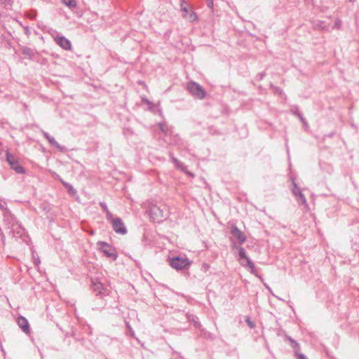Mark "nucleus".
I'll return each instance as SVG.
<instances>
[{
    "label": "nucleus",
    "mask_w": 359,
    "mask_h": 359,
    "mask_svg": "<svg viewBox=\"0 0 359 359\" xmlns=\"http://www.w3.org/2000/svg\"><path fill=\"white\" fill-rule=\"evenodd\" d=\"M233 248L238 250V261L240 264L245 267L250 268L251 273L255 274V264L247 256L245 249L243 247L238 246L236 243L233 244Z\"/></svg>",
    "instance_id": "1"
},
{
    "label": "nucleus",
    "mask_w": 359,
    "mask_h": 359,
    "mask_svg": "<svg viewBox=\"0 0 359 359\" xmlns=\"http://www.w3.org/2000/svg\"><path fill=\"white\" fill-rule=\"evenodd\" d=\"M187 90L194 97L203 100L206 96V92L203 88L195 81H190L187 86Z\"/></svg>",
    "instance_id": "2"
},
{
    "label": "nucleus",
    "mask_w": 359,
    "mask_h": 359,
    "mask_svg": "<svg viewBox=\"0 0 359 359\" xmlns=\"http://www.w3.org/2000/svg\"><path fill=\"white\" fill-rule=\"evenodd\" d=\"M99 250L107 257L113 261L116 260L118 257L115 248L105 241H99L97 243Z\"/></svg>",
    "instance_id": "3"
},
{
    "label": "nucleus",
    "mask_w": 359,
    "mask_h": 359,
    "mask_svg": "<svg viewBox=\"0 0 359 359\" xmlns=\"http://www.w3.org/2000/svg\"><path fill=\"white\" fill-rule=\"evenodd\" d=\"M170 265L172 268L179 271L187 268L191 262L187 258L176 256L170 259Z\"/></svg>",
    "instance_id": "4"
},
{
    "label": "nucleus",
    "mask_w": 359,
    "mask_h": 359,
    "mask_svg": "<svg viewBox=\"0 0 359 359\" xmlns=\"http://www.w3.org/2000/svg\"><path fill=\"white\" fill-rule=\"evenodd\" d=\"M6 159L11 168L18 174L26 173V170L19 163L18 159L9 152L6 154Z\"/></svg>",
    "instance_id": "5"
},
{
    "label": "nucleus",
    "mask_w": 359,
    "mask_h": 359,
    "mask_svg": "<svg viewBox=\"0 0 359 359\" xmlns=\"http://www.w3.org/2000/svg\"><path fill=\"white\" fill-rule=\"evenodd\" d=\"M151 219L154 222L160 223L163 222L166 217L163 215V211L158 206H153L149 209Z\"/></svg>",
    "instance_id": "6"
},
{
    "label": "nucleus",
    "mask_w": 359,
    "mask_h": 359,
    "mask_svg": "<svg viewBox=\"0 0 359 359\" xmlns=\"http://www.w3.org/2000/svg\"><path fill=\"white\" fill-rule=\"evenodd\" d=\"M112 225L113 230L116 233L121 235H124L127 233V229L120 217H115L111 223Z\"/></svg>",
    "instance_id": "7"
},
{
    "label": "nucleus",
    "mask_w": 359,
    "mask_h": 359,
    "mask_svg": "<svg viewBox=\"0 0 359 359\" xmlns=\"http://www.w3.org/2000/svg\"><path fill=\"white\" fill-rule=\"evenodd\" d=\"M230 233L238 240L240 245L245 242L246 236L236 226L233 225L231 226Z\"/></svg>",
    "instance_id": "8"
},
{
    "label": "nucleus",
    "mask_w": 359,
    "mask_h": 359,
    "mask_svg": "<svg viewBox=\"0 0 359 359\" xmlns=\"http://www.w3.org/2000/svg\"><path fill=\"white\" fill-rule=\"evenodd\" d=\"M18 326L22 329V330L26 333L29 334L30 333V327L29 324L26 318L24 316H19L18 318Z\"/></svg>",
    "instance_id": "9"
},
{
    "label": "nucleus",
    "mask_w": 359,
    "mask_h": 359,
    "mask_svg": "<svg viewBox=\"0 0 359 359\" xmlns=\"http://www.w3.org/2000/svg\"><path fill=\"white\" fill-rule=\"evenodd\" d=\"M55 43L62 48L67 50V39L57 35L53 36Z\"/></svg>",
    "instance_id": "10"
},
{
    "label": "nucleus",
    "mask_w": 359,
    "mask_h": 359,
    "mask_svg": "<svg viewBox=\"0 0 359 359\" xmlns=\"http://www.w3.org/2000/svg\"><path fill=\"white\" fill-rule=\"evenodd\" d=\"M43 137H45V138L48 141V142H49L51 145H53V146H54V147H57V148L60 149V150H62L63 149H65V147H61V146H60V144H59L55 141V140L53 137H51V136H50L48 133H46V132H43Z\"/></svg>",
    "instance_id": "11"
},
{
    "label": "nucleus",
    "mask_w": 359,
    "mask_h": 359,
    "mask_svg": "<svg viewBox=\"0 0 359 359\" xmlns=\"http://www.w3.org/2000/svg\"><path fill=\"white\" fill-rule=\"evenodd\" d=\"M169 156L171 158L172 162L175 164V168L184 171V169L186 168V166H184L182 163H181L177 158L174 156L173 153L170 151Z\"/></svg>",
    "instance_id": "12"
},
{
    "label": "nucleus",
    "mask_w": 359,
    "mask_h": 359,
    "mask_svg": "<svg viewBox=\"0 0 359 359\" xmlns=\"http://www.w3.org/2000/svg\"><path fill=\"white\" fill-rule=\"evenodd\" d=\"M187 319L188 321L193 323L195 327H197V328L201 327V323L199 322V319L196 316H195L194 314L187 313Z\"/></svg>",
    "instance_id": "13"
},
{
    "label": "nucleus",
    "mask_w": 359,
    "mask_h": 359,
    "mask_svg": "<svg viewBox=\"0 0 359 359\" xmlns=\"http://www.w3.org/2000/svg\"><path fill=\"white\" fill-rule=\"evenodd\" d=\"M285 339L290 341V346L293 348L294 353L297 354V352H299L300 350L299 343L290 336H286Z\"/></svg>",
    "instance_id": "14"
},
{
    "label": "nucleus",
    "mask_w": 359,
    "mask_h": 359,
    "mask_svg": "<svg viewBox=\"0 0 359 359\" xmlns=\"http://www.w3.org/2000/svg\"><path fill=\"white\" fill-rule=\"evenodd\" d=\"M22 53L29 59L33 58L35 55L34 50L27 46L22 48Z\"/></svg>",
    "instance_id": "15"
},
{
    "label": "nucleus",
    "mask_w": 359,
    "mask_h": 359,
    "mask_svg": "<svg viewBox=\"0 0 359 359\" xmlns=\"http://www.w3.org/2000/svg\"><path fill=\"white\" fill-rule=\"evenodd\" d=\"M159 129L165 133V135L171 134V127L169 126L165 122L159 123L158 124Z\"/></svg>",
    "instance_id": "16"
},
{
    "label": "nucleus",
    "mask_w": 359,
    "mask_h": 359,
    "mask_svg": "<svg viewBox=\"0 0 359 359\" xmlns=\"http://www.w3.org/2000/svg\"><path fill=\"white\" fill-rule=\"evenodd\" d=\"M180 9L183 13V17H187L189 11L185 0H180Z\"/></svg>",
    "instance_id": "17"
},
{
    "label": "nucleus",
    "mask_w": 359,
    "mask_h": 359,
    "mask_svg": "<svg viewBox=\"0 0 359 359\" xmlns=\"http://www.w3.org/2000/svg\"><path fill=\"white\" fill-rule=\"evenodd\" d=\"M0 209L5 210L4 215H11V212L10 210L7 208V203L6 201H3L0 200Z\"/></svg>",
    "instance_id": "18"
},
{
    "label": "nucleus",
    "mask_w": 359,
    "mask_h": 359,
    "mask_svg": "<svg viewBox=\"0 0 359 359\" xmlns=\"http://www.w3.org/2000/svg\"><path fill=\"white\" fill-rule=\"evenodd\" d=\"M296 199L299 205H307L306 199L305 198V196L302 193L299 194L298 196L296 197Z\"/></svg>",
    "instance_id": "19"
},
{
    "label": "nucleus",
    "mask_w": 359,
    "mask_h": 359,
    "mask_svg": "<svg viewBox=\"0 0 359 359\" xmlns=\"http://www.w3.org/2000/svg\"><path fill=\"white\" fill-rule=\"evenodd\" d=\"M69 195H70L72 197H74L76 199V201L80 202L79 201V196L76 194V189H74L73 188V187L72 185H70L69 184Z\"/></svg>",
    "instance_id": "20"
},
{
    "label": "nucleus",
    "mask_w": 359,
    "mask_h": 359,
    "mask_svg": "<svg viewBox=\"0 0 359 359\" xmlns=\"http://www.w3.org/2000/svg\"><path fill=\"white\" fill-rule=\"evenodd\" d=\"M186 18H187L191 22L197 20V15H196V13H194V11H191V12L189 11V13Z\"/></svg>",
    "instance_id": "21"
},
{
    "label": "nucleus",
    "mask_w": 359,
    "mask_h": 359,
    "mask_svg": "<svg viewBox=\"0 0 359 359\" xmlns=\"http://www.w3.org/2000/svg\"><path fill=\"white\" fill-rule=\"evenodd\" d=\"M104 212L106 213V218L107 221L111 223L112 220L115 219L114 218L112 213L109 210H107Z\"/></svg>",
    "instance_id": "22"
},
{
    "label": "nucleus",
    "mask_w": 359,
    "mask_h": 359,
    "mask_svg": "<svg viewBox=\"0 0 359 359\" xmlns=\"http://www.w3.org/2000/svg\"><path fill=\"white\" fill-rule=\"evenodd\" d=\"M201 332L203 334L204 337L207 339H213L214 337H213V335L212 333L205 330H201Z\"/></svg>",
    "instance_id": "23"
},
{
    "label": "nucleus",
    "mask_w": 359,
    "mask_h": 359,
    "mask_svg": "<svg viewBox=\"0 0 359 359\" xmlns=\"http://www.w3.org/2000/svg\"><path fill=\"white\" fill-rule=\"evenodd\" d=\"M76 0H69V9L74 10L76 8Z\"/></svg>",
    "instance_id": "24"
},
{
    "label": "nucleus",
    "mask_w": 359,
    "mask_h": 359,
    "mask_svg": "<svg viewBox=\"0 0 359 359\" xmlns=\"http://www.w3.org/2000/svg\"><path fill=\"white\" fill-rule=\"evenodd\" d=\"M292 192L295 197H297L299 194L302 193L299 187H296V189H292Z\"/></svg>",
    "instance_id": "25"
},
{
    "label": "nucleus",
    "mask_w": 359,
    "mask_h": 359,
    "mask_svg": "<svg viewBox=\"0 0 359 359\" xmlns=\"http://www.w3.org/2000/svg\"><path fill=\"white\" fill-rule=\"evenodd\" d=\"M245 322L247 323L248 325L250 327V328H254L255 325V323L250 320V318L249 317H248L245 320Z\"/></svg>",
    "instance_id": "26"
},
{
    "label": "nucleus",
    "mask_w": 359,
    "mask_h": 359,
    "mask_svg": "<svg viewBox=\"0 0 359 359\" xmlns=\"http://www.w3.org/2000/svg\"><path fill=\"white\" fill-rule=\"evenodd\" d=\"M103 212L107 211L108 209L107 204L104 202H100L99 203Z\"/></svg>",
    "instance_id": "27"
},
{
    "label": "nucleus",
    "mask_w": 359,
    "mask_h": 359,
    "mask_svg": "<svg viewBox=\"0 0 359 359\" xmlns=\"http://www.w3.org/2000/svg\"><path fill=\"white\" fill-rule=\"evenodd\" d=\"M4 1V4H5V6H12L13 4V0H3Z\"/></svg>",
    "instance_id": "28"
},
{
    "label": "nucleus",
    "mask_w": 359,
    "mask_h": 359,
    "mask_svg": "<svg viewBox=\"0 0 359 359\" xmlns=\"http://www.w3.org/2000/svg\"><path fill=\"white\" fill-rule=\"evenodd\" d=\"M299 359H308L306 355L303 353H300L299 352H297V354H295Z\"/></svg>",
    "instance_id": "29"
},
{
    "label": "nucleus",
    "mask_w": 359,
    "mask_h": 359,
    "mask_svg": "<svg viewBox=\"0 0 359 359\" xmlns=\"http://www.w3.org/2000/svg\"><path fill=\"white\" fill-rule=\"evenodd\" d=\"M207 6L210 8H212L214 6L213 0H207Z\"/></svg>",
    "instance_id": "30"
},
{
    "label": "nucleus",
    "mask_w": 359,
    "mask_h": 359,
    "mask_svg": "<svg viewBox=\"0 0 359 359\" xmlns=\"http://www.w3.org/2000/svg\"><path fill=\"white\" fill-rule=\"evenodd\" d=\"M264 76H265V72H263L258 74L257 77L258 78L259 80H262V79H263Z\"/></svg>",
    "instance_id": "31"
},
{
    "label": "nucleus",
    "mask_w": 359,
    "mask_h": 359,
    "mask_svg": "<svg viewBox=\"0 0 359 359\" xmlns=\"http://www.w3.org/2000/svg\"><path fill=\"white\" fill-rule=\"evenodd\" d=\"M334 134H335V132H332V133H330L329 134L325 135V137L331 138V137H332L334 135Z\"/></svg>",
    "instance_id": "32"
},
{
    "label": "nucleus",
    "mask_w": 359,
    "mask_h": 359,
    "mask_svg": "<svg viewBox=\"0 0 359 359\" xmlns=\"http://www.w3.org/2000/svg\"><path fill=\"white\" fill-rule=\"evenodd\" d=\"M34 263L35 265L38 266L40 264V259L38 257L37 259L34 258Z\"/></svg>",
    "instance_id": "33"
},
{
    "label": "nucleus",
    "mask_w": 359,
    "mask_h": 359,
    "mask_svg": "<svg viewBox=\"0 0 359 359\" xmlns=\"http://www.w3.org/2000/svg\"><path fill=\"white\" fill-rule=\"evenodd\" d=\"M297 115H298V116H299V119L302 121V122H303V123H305V120H304V118H303L302 115L300 113H298V114H297Z\"/></svg>",
    "instance_id": "34"
},
{
    "label": "nucleus",
    "mask_w": 359,
    "mask_h": 359,
    "mask_svg": "<svg viewBox=\"0 0 359 359\" xmlns=\"http://www.w3.org/2000/svg\"><path fill=\"white\" fill-rule=\"evenodd\" d=\"M292 185H293L292 189H296V187H299L294 181L292 182Z\"/></svg>",
    "instance_id": "35"
},
{
    "label": "nucleus",
    "mask_w": 359,
    "mask_h": 359,
    "mask_svg": "<svg viewBox=\"0 0 359 359\" xmlns=\"http://www.w3.org/2000/svg\"><path fill=\"white\" fill-rule=\"evenodd\" d=\"M62 1L65 6H67V0H62Z\"/></svg>",
    "instance_id": "36"
},
{
    "label": "nucleus",
    "mask_w": 359,
    "mask_h": 359,
    "mask_svg": "<svg viewBox=\"0 0 359 359\" xmlns=\"http://www.w3.org/2000/svg\"><path fill=\"white\" fill-rule=\"evenodd\" d=\"M63 185L65 187H67V182H65V181H62Z\"/></svg>",
    "instance_id": "37"
},
{
    "label": "nucleus",
    "mask_w": 359,
    "mask_h": 359,
    "mask_svg": "<svg viewBox=\"0 0 359 359\" xmlns=\"http://www.w3.org/2000/svg\"><path fill=\"white\" fill-rule=\"evenodd\" d=\"M76 14H77V16H78V17H80V16H81V15H82V13H81V11L77 12V13H76Z\"/></svg>",
    "instance_id": "38"
},
{
    "label": "nucleus",
    "mask_w": 359,
    "mask_h": 359,
    "mask_svg": "<svg viewBox=\"0 0 359 359\" xmlns=\"http://www.w3.org/2000/svg\"><path fill=\"white\" fill-rule=\"evenodd\" d=\"M72 49V45L70 41H69V50Z\"/></svg>",
    "instance_id": "39"
},
{
    "label": "nucleus",
    "mask_w": 359,
    "mask_h": 359,
    "mask_svg": "<svg viewBox=\"0 0 359 359\" xmlns=\"http://www.w3.org/2000/svg\"><path fill=\"white\" fill-rule=\"evenodd\" d=\"M351 126L355 129L357 128V126L354 123H351Z\"/></svg>",
    "instance_id": "40"
},
{
    "label": "nucleus",
    "mask_w": 359,
    "mask_h": 359,
    "mask_svg": "<svg viewBox=\"0 0 359 359\" xmlns=\"http://www.w3.org/2000/svg\"><path fill=\"white\" fill-rule=\"evenodd\" d=\"M1 351H2L3 353H5V351H4V349L3 348L2 345H1Z\"/></svg>",
    "instance_id": "41"
},
{
    "label": "nucleus",
    "mask_w": 359,
    "mask_h": 359,
    "mask_svg": "<svg viewBox=\"0 0 359 359\" xmlns=\"http://www.w3.org/2000/svg\"><path fill=\"white\" fill-rule=\"evenodd\" d=\"M145 102H146L147 103H151L150 101H149V100H145Z\"/></svg>",
    "instance_id": "42"
},
{
    "label": "nucleus",
    "mask_w": 359,
    "mask_h": 359,
    "mask_svg": "<svg viewBox=\"0 0 359 359\" xmlns=\"http://www.w3.org/2000/svg\"><path fill=\"white\" fill-rule=\"evenodd\" d=\"M189 175L192 176V177L194 176V175L192 173H189Z\"/></svg>",
    "instance_id": "43"
},
{
    "label": "nucleus",
    "mask_w": 359,
    "mask_h": 359,
    "mask_svg": "<svg viewBox=\"0 0 359 359\" xmlns=\"http://www.w3.org/2000/svg\"><path fill=\"white\" fill-rule=\"evenodd\" d=\"M350 2H353L355 0H348Z\"/></svg>",
    "instance_id": "44"
}]
</instances>
